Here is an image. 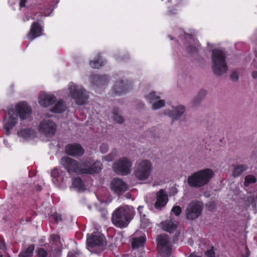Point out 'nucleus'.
Wrapping results in <instances>:
<instances>
[{"label": "nucleus", "instance_id": "f257e3e1", "mask_svg": "<svg viewBox=\"0 0 257 257\" xmlns=\"http://www.w3.org/2000/svg\"><path fill=\"white\" fill-rule=\"evenodd\" d=\"M32 113L31 107L25 101H20L11 106L8 111L4 123V129L7 135L19 123L29 118Z\"/></svg>", "mask_w": 257, "mask_h": 257}, {"label": "nucleus", "instance_id": "f03ea898", "mask_svg": "<svg viewBox=\"0 0 257 257\" xmlns=\"http://www.w3.org/2000/svg\"><path fill=\"white\" fill-rule=\"evenodd\" d=\"M61 164L66 169L67 172L72 173L92 174L98 173L102 169V165L99 161L93 163L91 159L82 161L79 164L76 160L65 156L61 158Z\"/></svg>", "mask_w": 257, "mask_h": 257}, {"label": "nucleus", "instance_id": "7ed1b4c3", "mask_svg": "<svg viewBox=\"0 0 257 257\" xmlns=\"http://www.w3.org/2000/svg\"><path fill=\"white\" fill-rule=\"evenodd\" d=\"M134 215L133 208L129 205H123L115 210L111 219L116 227L123 228L127 226Z\"/></svg>", "mask_w": 257, "mask_h": 257}, {"label": "nucleus", "instance_id": "20e7f679", "mask_svg": "<svg viewBox=\"0 0 257 257\" xmlns=\"http://www.w3.org/2000/svg\"><path fill=\"white\" fill-rule=\"evenodd\" d=\"M62 92L65 96L73 99L79 105L84 104L88 98L86 89L82 86L73 82H69Z\"/></svg>", "mask_w": 257, "mask_h": 257}, {"label": "nucleus", "instance_id": "39448f33", "mask_svg": "<svg viewBox=\"0 0 257 257\" xmlns=\"http://www.w3.org/2000/svg\"><path fill=\"white\" fill-rule=\"evenodd\" d=\"M214 176L212 170L206 168L198 171L188 177V185L193 187H201L207 184Z\"/></svg>", "mask_w": 257, "mask_h": 257}, {"label": "nucleus", "instance_id": "423d86ee", "mask_svg": "<svg viewBox=\"0 0 257 257\" xmlns=\"http://www.w3.org/2000/svg\"><path fill=\"white\" fill-rule=\"evenodd\" d=\"M211 61L213 71L216 75L220 76L226 73L228 68L225 61V54L223 51L219 49L213 50Z\"/></svg>", "mask_w": 257, "mask_h": 257}, {"label": "nucleus", "instance_id": "0eeeda50", "mask_svg": "<svg viewBox=\"0 0 257 257\" xmlns=\"http://www.w3.org/2000/svg\"><path fill=\"white\" fill-rule=\"evenodd\" d=\"M44 115L45 118L40 121L38 125V131L41 135L47 138H51L56 133L57 125L54 121L48 118L49 115Z\"/></svg>", "mask_w": 257, "mask_h": 257}, {"label": "nucleus", "instance_id": "6e6552de", "mask_svg": "<svg viewBox=\"0 0 257 257\" xmlns=\"http://www.w3.org/2000/svg\"><path fill=\"white\" fill-rule=\"evenodd\" d=\"M153 166L152 163L148 160L139 162L136 167L134 173L136 177L140 180H145L150 176Z\"/></svg>", "mask_w": 257, "mask_h": 257}, {"label": "nucleus", "instance_id": "1a4fd4ad", "mask_svg": "<svg viewBox=\"0 0 257 257\" xmlns=\"http://www.w3.org/2000/svg\"><path fill=\"white\" fill-rule=\"evenodd\" d=\"M87 247L91 252H95V249H98L96 252L98 253L101 251L104 243V236L99 232H95L87 238Z\"/></svg>", "mask_w": 257, "mask_h": 257}, {"label": "nucleus", "instance_id": "9d476101", "mask_svg": "<svg viewBox=\"0 0 257 257\" xmlns=\"http://www.w3.org/2000/svg\"><path fill=\"white\" fill-rule=\"evenodd\" d=\"M131 167V161L126 158L122 157L114 163L113 169L118 174L125 175L130 173Z\"/></svg>", "mask_w": 257, "mask_h": 257}, {"label": "nucleus", "instance_id": "9b49d317", "mask_svg": "<svg viewBox=\"0 0 257 257\" xmlns=\"http://www.w3.org/2000/svg\"><path fill=\"white\" fill-rule=\"evenodd\" d=\"M202 204L199 201H192L187 206L186 210V217L188 219H195L201 213Z\"/></svg>", "mask_w": 257, "mask_h": 257}, {"label": "nucleus", "instance_id": "f8f14e48", "mask_svg": "<svg viewBox=\"0 0 257 257\" xmlns=\"http://www.w3.org/2000/svg\"><path fill=\"white\" fill-rule=\"evenodd\" d=\"M158 246L160 247V253L162 256L167 257L171 253V245L166 234H162L157 238Z\"/></svg>", "mask_w": 257, "mask_h": 257}, {"label": "nucleus", "instance_id": "ddd939ff", "mask_svg": "<svg viewBox=\"0 0 257 257\" xmlns=\"http://www.w3.org/2000/svg\"><path fill=\"white\" fill-rule=\"evenodd\" d=\"M65 173L57 168L54 169L51 174L53 184L60 188H64L67 186V178L64 177Z\"/></svg>", "mask_w": 257, "mask_h": 257}, {"label": "nucleus", "instance_id": "4468645a", "mask_svg": "<svg viewBox=\"0 0 257 257\" xmlns=\"http://www.w3.org/2000/svg\"><path fill=\"white\" fill-rule=\"evenodd\" d=\"M51 249L49 253V257H59L61 255L62 243L60 237L55 234H52L50 238Z\"/></svg>", "mask_w": 257, "mask_h": 257}, {"label": "nucleus", "instance_id": "2eb2a0df", "mask_svg": "<svg viewBox=\"0 0 257 257\" xmlns=\"http://www.w3.org/2000/svg\"><path fill=\"white\" fill-rule=\"evenodd\" d=\"M132 87V84L130 81L120 80L114 84L112 92L117 95H122L128 92Z\"/></svg>", "mask_w": 257, "mask_h": 257}, {"label": "nucleus", "instance_id": "dca6fc26", "mask_svg": "<svg viewBox=\"0 0 257 257\" xmlns=\"http://www.w3.org/2000/svg\"><path fill=\"white\" fill-rule=\"evenodd\" d=\"M38 101L41 106L48 107L56 102V97L51 93L41 91L38 96Z\"/></svg>", "mask_w": 257, "mask_h": 257}, {"label": "nucleus", "instance_id": "f3484780", "mask_svg": "<svg viewBox=\"0 0 257 257\" xmlns=\"http://www.w3.org/2000/svg\"><path fill=\"white\" fill-rule=\"evenodd\" d=\"M146 100L151 104H152V108L153 109H158L164 106L166 102L164 100L160 99V96L157 95L155 92H151L148 95H146Z\"/></svg>", "mask_w": 257, "mask_h": 257}, {"label": "nucleus", "instance_id": "a211bd4d", "mask_svg": "<svg viewBox=\"0 0 257 257\" xmlns=\"http://www.w3.org/2000/svg\"><path fill=\"white\" fill-rule=\"evenodd\" d=\"M110 188L114 193L119 195L126 191L127 185L121 179L115 178L111 181Z\"/></svg>", "mask_w": 257, "mask_h": 257}, {"label": "nucleus", "instance_id": "6ab92c4d", "mask_svg": "<svg viewBox=\"0 0 257 257\" xmlns=\"http://www.w3.org/2000/svg\"><path fill=\"white\" fill-rule=\"evenodd\" d=\"M183 37L185 40V45L188 53H194L198 50L200 47L199 42L191 35L184 33Z\"/></svg>", "mask_w": 257, "mask_h": 257}, {"label": "nucleus", "instance_id": "aec40b11", "mask_svg": "<svg viewBox=\"0 0 257 257\" xmlns=\"http://www.w3.org/2000/svg\"><path fill=\"white\" fill-rule=\"evenodd\" d=\"M17 134L19 138H22L24 140L29 141L36 137V132L31 127H21L18 130Z\"/></svg>", "mask_w": 257, "mask_h": 257}, {"label": "nucleus", "instance_id": "412c9836", "mask_svg": "<svg viewBox=\"0 0 257 257\" xmlns=\"http://www.w3.org/2000/svg\"><path fill=\"white\" fill-rule=\"evenodd\" d=\"M185 111V108L182 105L172 107V109H167L165 114L169 116L173 120L178 119Z\"/></svg>", "mask_w": 257, "mask_h": 257}, {"label": "nucleus", "instance_id": "4be33fe9", "mask_svg": "<svg viewBox=\"0 0 257 257\" xmlns=\"http://www.w3.org/2000/svg\"><path fill=\"white\" fill-rule=\"evenodd\" d=\"M65 150L67 155L75 157L82 156L84 152L81 146L77 144L67 145Z\"/></svg>", "mask_w": 257, "mask_h": 257}, {"label": "nucleus", "instance_id": "5701e85b", "mask_svg": "<svg viewBox=\"0 0 257 257\" xmlns=\"http://www.w3.org/2000/svg\"><path fill=\"white\" fill-rule=\"evenodd\" d=\"M43 31L42 26L38 23L34 22L31 25L30 32L27 35V38L30 41H32L35 38L42 36Z\"/></svg>", "mask_w": 257, "mask_h": 257}, {"label": "nucleus", "instance_id": "b1692460", "mask_svg": "<svg viewBox=\"0 0 257 257\" xmlns=\"http://www.w3.org/2000/svg\"><path fill=\"white\" fill-rule=\"evenodd\" d=\"M109 82L108 77L105 75H98L97 74H93L90 77V82L91 86L94 89L95 87H99L104 85Z\"/></svg>", "mask_w": 257, "mask_h": 257}, {"label": "nucleus", "instance_id": "393cba45", "mask_svg": "<svg viewBox=\"0 0 257 257\" xmlns=\"http://www.w3.org/2000/svg\"><path fill=\"white\" fill-rule=\"evenodd\" d=\"M168 201L167 194L163 190H160L156 194V201L155 207L156 209L161 210L164 207Z\"/></svg>", "mask_w": 257, "mask_h": 257}, {"label": "nucleus", "instance_id": "a878e982", "mask_svg": "<svg viewBox=\"0 0 257 257\" xmlns=\"http://www.w3.org/2000/svg\"><path fill=\"white\" fill-rule=\"evenodd\" d=\"M178 225V221L172 216L162 223V229L170 233H173L177 229Z\"/></svg>", "mask_w": 257, "mask_h": 257}, {"label": "nucleus", "instance_id": "bb28decb", "mask_svg": "<svg viewBox=\"0 0 257 257\" xmlns=\"http://www.w3.org/2000/svg\"><path fill=\"white\" fill-rule=\"evenodd\" d=\"M67 108L66 102L62 99H59L50 108V111L56 113H61L65 111Z\"/></svg>", "mask_w": 257, "mask_h": 257}, {"label": "nucleus", "instance_id": "cd10ccee", "mask_svg": "<svg viewBox=\"0 0 257 257\" xmlns=\"http://www.w3.org/2000/svg\"><path fill=\"white\" fill-rule=\"evenodd\" d=\"M54 8L50 6L49 8L43 7L40 9L39 13H37L32 18L33 20L39 21L42 17L49 16L50 13L53 11Z\"/></svg>", "mask_w": 257, "mask_h": 257}, {"label": "nucleus", "instance_id": "c85d7f7f", "mask_svg": "<svg viewBox=\"0 0 257 257\" xmlns=\"http://www.w3.org/2000/svg\"><path fill=\"white\" fill-rule=\"evenodd\" d=\"M72 187L77 191L82 192L85 190V186L81 179L77 177L72 179Z\"/></svg>", "mask_w": 257, "mask_h": 257}, {"label": "nucleus", "instance_id": "c756f323", "mask_svg": "<svg viewBox=\"0 0 257 257\" xmlns=\"http://www.w3.org/2000/svg\"><path fill=\"white\" fill-rule=\"evenodd\" d=\"M104 61L100 56L98 55L97 57L95 58L93 60L89 62L90 67L94 69H98L104 64Z\"/></svg>", "mask_w": 257, "mask_h": 257}, {"label": "nucleus", "instance_id": "7c9ffc66", "mask_svg": "<svg viewBox=\"0 0 257 257\" xmlns=\"http://www.w3.org/2000/svg\"><path fill=\"white\" fill-rule=\"evenodd\" d=\"M233 167L234 170L233 172V175L234 176H238L248 168V166L244 164L234 165Z\"/></svg>", "mask_w": 257, "mask_h": 257}, {"label": "nucleus", "instance_id": "2f4dec72", "mask_svg": "<svg viewBox=\"0 0 257 257\" xmlns=\"http://www.w3.org/2000/svg\"><path fill=\"white\" fill-rule=\"evenodd\" d=\"M146 239L144 236H141L139 238H134L132 242V247L133 248H138L142 247L145 242Z\"/></svg>", "mask_w": 257, "mask_h": 257}, {"label": "nucleus", "instance_id": "473e14b6", "mask_svg": "<svg viewBox=\"0 0 257 257\" xmlns=\"http://www.w3.org/2000/svg\"><path fill=\"white\" fill-rule=\"evenodd\" d=\"M34 250V245L32 244L30 245L26 250L22 251L19 256V257H32L33 251Z\"/></svg>", "mask_w": 257, "mask_h": 257}, {"label": "nucleus", "instance_id": "72a5a7b5", "mask_svg": "<svg viewBox=\"0 0 257 257\" xmlns=\"http://www.w3.org/2000/svg\"><path fill=\"white\" fill-rule=\"evenodd\" d=\"M117 150L114 149L108 155L103 158L102 160L105 161H112L117 156Z\"/></svg>", "mask_w": 257, "mask_h": 257}, {"label": "nucleus", "instance_id": "f704fd0d", "mask_svg": "<svg viewBox=\"0 0 257 257\" xmlns=\"http://www.w3.org/2000/svg\"><path fill=\"white\" fill-rule=\"evenodd\" d=\"M255 182L256 178L255 177L252 175H249L246 176L245 178L244 185L245 186H248Z\"/></svg>", "mask_w": 257, "mask_h": 257}, {"label": "nucleus", "instance_id": "c9c22d12", "mask_svg": "<svg viewBox=\"0 0 257 257\" xmlns=\"http://www.w3.org/2000/svg\"><path fill=\"white\" fill-rule=\"evenodd\" d=\"M247 201L248 202L249 204H253L254 202L257 201V194H250L248 195L247 197Z\"/></svg>", "mask_w": 257, "mask_h": 257}, {"label": "nucleus", "instance_id": "e433bc0d", "mask_svg": "<svg viewBox=\"0 0 257 257\" xmlns=\"http://www.w3.org/2000/svg\"><path fill=\"white\" fill-rule=\"evenodd\" d=\"M113 119L115 122L119 123H121L123 121L122 117L115 111L113 113Z\"/></svg>", "mask_w": 257, "mask_h": 257}, {"label": "nucleus", "instance_id": "4c0bfd02", "mask_svg": "<svg viewBox=\"0 0 257 257\" xmlns=\"http://www.w3.org/2000/svg\"><path fill=\"white\" fill-rule=\"evenodd\" d=\"M181 212V208L179 206H175L173 207L171 210V214L173 213L176 216H179Z\"/></svg>", "mask_w": 257, "mask_h": 257}, {"label": "nucleus", "instance_id": "58836bf2", "mask_svg": "<svg viewBox=\"0 0 257 257\" xmlns=\"http://www.w3.org/2000/svg\"><path fill=\"white\" fill-rule=\"evenodd\" d=\"M37 254L39 257H46L48 255V253L44 248H40L37 250Z\"/></svg>", "mask_w": 257, "mask_h": 257}, {"label": "nucleus", "instance_id": "ea45409f", "mask_svg": "<svg viewBox=\"0 0 257 257\" xmlns=\"http://www.w3.org/2000/svg\"><path fill=\"white\" fill-rule=\"evenodd\" d=\"M205 254L208 257H215V253L214 247L211 246L210 249L205 252Z\"/></svg>", "mask_w": 257, "mask_h": 257}, {"label": "nucleus", "instance_id": "a19ab883", "mask_svg": "<svg viewBox=\"0 0 257 257\" xmlns=\"http://www.w3.org/2000/svg\"><path fill=\"white\" fill-rule=\"evenodd\" d=\"M108 150V145L106 143L102 144L100 146V150L102 153H105Z\"/></svg>", "mask_w": 257, "mask_h": 257}, {"label": "nucleus", "instance_id": "79ce46f5", "mask_svg": "<svg viewBox=\"0 0 257 257\" xmlns=\"http://www.w3.org/2000/svg\"><path fill=\"white\" fill-rule=\"evenodd\" d=\"M67 257H82L79 252L77 251H73L68 253Z\"/></svg>", "mask_w": 257, "mask_h": 257}, {"label": "nucleus", "instance_id": "37998d69", "mask_svg": "<svg viewBox=\"0 0 257 257\" xmlns=\"http://www.w3.org/2000/svg\"><path fill=\"white\" fill-rule=\"evenodd\" d=\"M230 78L233 81H236L238 79V74L237 72L234 71L230 75Z\"/></svg>", "mask_w": 257, "mask_h": 257}, {"label": "nucleus", "instance_id": "c03bdc74", "mask_svg": "<svg viewBox=\"0 0 257 257\" xmlns=\"http://www.w3.org/2000/svg\"><path fill=\"white\" fill-rule=\"evenodd\" d=\"M53 218L56 222H59L62 220V218L60 215L58 213H55L53 215Z\"/></svg>", "mask_w": 257, "mask_h": 257}, {"label": "nucleus", "instance_id": "a18cd8bd", "mask_svg": "<svg viewBox=\"0 0 257 257\" xmlns=\"http://www.w3.org/2000/svg\"><path fill=\"white\" fill-rule=\"evenodd\" d=\"M6 249V243L4 241L2 240L0 242V249Z\"/></svg>", "mask_w": 257, "mask_h": 257}, {"label": "nucleus", "instance_id": "49530a36", "mask_svg": "<svg viewBox=\"0 0 257 257\" xmlns=\"http://www.w3.org/2000/svg\"><path fill=\"white\" fill-rule=\"evenodd\" d=\"M251 76L253 79H257V70H253L251 72Z\"/></svg>", "mask_w": 257, "mask_h": 257}, {"label": "nucleus", "instance_id": "de8ad7c7", "mask_svg": "<svg viewBox=\"0 0 257 257\" xmlns=\"http://www.w3.org/2000/svg\"><path fill=\"white\" fill-rule=\"evenodd\" d=\"M27 0H21L20 3V8H22L25 6V4L26 3Z\"/></svg>", "mask_w": 257, "mask_h": 257}, {"label": "nucleus", "instance_id": "09e8293b", "mask_svg": "<svg viewBox=\"0 0 257 257\" xmlns=\"http://www.w3.org/2000/svg\"><path fill=\"white\" fill-rule=\"evenodd\" d=\"M144 105H145L144 103L141 102L140 104L139 103L137 104V108L138 109L142 108L144 106Z\"/></svg>", "mask_w": 257, "mask_h": 257}, {"label": "nucleus", "instance_id": "8fccbe9b", "mask_svg": "<svg viewBox=\"0 0 257 257\" xmlns=\"http://www.w3.org/2000/svg\"><path fill=\"white\" fill-rule=\"evenodd\" d=\"M188 257H202V256H201V255H197L195 253H192Z\"/></svg>", "mask_w": 257, "mask_h": 257}, {"label": "nucleus", "instance_id": "3c124183", "mask_svg": "<svg viewBox=\"0 0 257 257\" xmlns=\"http://www.w3.org/2000/svg\"><path fill=\"white\" fill-rule=\"evenodd\" d=\"M107 215V212L106 210H103V212L102 213V217L103 218H105L106 217V216Z\"/></svg>", "mask_w": 257, "mask_h": 257}, {"label": "nucleus", "instance_id": "603ef678", "mask_svg": "<svg viewBox=\"0 0 257 257\" xmlns=\"http://www.w3.org/2000/svg\"><path fill=\"white\" fill-rule=\"evenodd\" d=\"M251 67L252 68H255L257 67V65L256 64H255V62H253V63L251 64Z\"/></svg>", "mask_w": 257, "mask_h": 257}, {"label": "nucleus", "instance_id": "864d4df0", "mask_svg": "<svg viewBox=\"0 0 257 257\" xmlns=\"http://www.w3.org/2000/svg\"><path fill=\"white\" fill-rule=\"evenodd\" d=\"M143 206H140L138 207V210L140 212V213H141V212L142 211V210H143Z\"/></svg>", "mask_w": 257, "mask_h": 257}, {"label": "nucleus", "instance_id": "5fc2aeb1", "mask_svg": "<svg viewBox=\"0 0 257 257\" xmlns=\"http://www.w3.org/2000/svg\"><path fill=\"white\" fill-rule=\"evenodd\" d=\"M24 20H25V21H28V20H29V17H26L25 18Z\"/></svg>", "mask_w": 257, "mask_h": 257}, {"label": "nucleus", "instance_id": "6e6d98bb", "mask_svg": "<svg viewBox=\"0 0 257 257\" xmlns=\"http://www.w3.org/2000/svg\"><path fill=\"white\" fill-rule=\"evenodd\" d=\"M38 190H41V188H40V187H38Z\"/></svg>", "mask_w": 257, "mask_h": 257}, {"label": "nucleus", "instance_id": "4d7b16f0", "mask_svg": "<svg viewBox=\"0 0 257 257\" xmlns=\"http://www.w3.org/2000/svg\"><path fill=\"white\" fill-rule=\"evenodd\" d=\"M141 257H143V253H142Z\"/></svg>", "mask_w": 257, "mask_h": 257}]
</instances>
